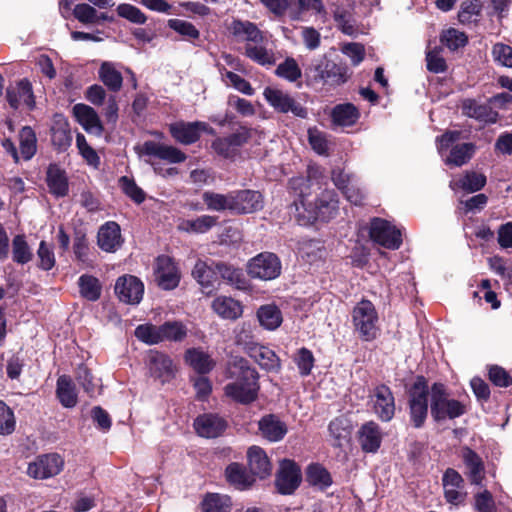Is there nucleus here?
<instances>
[{
  "label": "nucleus",
  "instance_id": "9d476101",
  "mask_svg": "<svg viewBox=\"0 0 512 512\" xmlns=\"http://www.w3.org/2000/svg\"><path fill=\"white\" fill-rule=\"evenodd\" d=\"M114 290L121 302L135 305L142 300L144 285L133 275H123L116 280Z\"/></svg>",
  "mask_w": 512,
  "mask_h": 512
},
{
  "label": "nucleus",
  "instance_id": "ea45409f",
  "mask_svg": "<svg viewBox=\"0 0 512 512\" xmlns=\"http://www.w3.org/2000/svg\"><path fill=\"white\" fill-rule=\"evenodd\" d=\"M218 217L211 215H202L196 219H187L181 221L178 228L188 233L203 234L208 232L217 223Z\"/></svg>",
  "mask_w": 512,
  "mask_h": 512
},
{
  "label": "nucleus",
  "instance_id": "9b49d317",
  "mask_svg": "<svg viewBox=\"0 0 512 512\" xmlns=\"http://www.w3.org/2000/svg\"><path fill=\"white\" fill-rule=\"evenodd\" d=\"M301 470L292 460L285 459L281 462L276 476L275 484L281 494H292L300 485Z\"/></svg>",
  "mask_w": 512,
  "mask_h": 512
},
{
  "label": "nucleus",
  "instance_id": "b1692460",
  "mask_svg": "<svg viewBox=\"0 0 512 512\" xmlns=\"http://www.w3.org/2000/svg\"><path fill=\"white\" fill-rule=\"evenodd\" d=\"M248 465L251 474L261 479L271 474L272 465L266 452L259 446H252L247 451Z\"/></svg>",
  "mask_w": 512,
  "mask_h": 512
},
{
  "label": "nucleus",
  "instance_id": "680f3d73",
  "mask_svg": "<svg viewBox=\"0 0 512 512\" xmlns=\"http://www.w3.org/2000/svg\"><path fill=\"white\" fill-rule=\"evenodd\" d=\"M16 420L13 411L5 402L0 400V434L9 435L13 433Z\"/></svg>",
  "mask_w": 512,
  "mask_h": 512
},
{
  "label": "nucleus",
  "instance_id": "6e6552de",
  "mask_svg": "<svg viewBox=\"0 0 512 512\" xmlns=\"http://www.w3.org/2000/svg\"><path fill=\"white\" fill-rule=\"evenodd\" d=\"M369 234L374 242L388 249L396 250L402 244L400 230L380 218L371 221Z\"/></svg>",
  "mask_w": 512,
  "mask_h": 512
},
{
  "label": "nucleus",
  "instance_id": "6e6d98bb",
  "mask_svg": "<svg viewBox=\"0 0 512 512\" xmlns=\"http://www.w3.org/2000/svg\"><path fill=\"white\" fill-rule=\"evenodd\" d=\"M275 73L277 76L284 78L290 82H295L302 76L301 69L297 64L296 60L292 57L286 58L282 63H280Z\"/></svg>",
  "mask_w": 512,
  "mask_h": 512
},
{
  "label": "nucleus",
  "instance_id": "5701e85b",
  "mask_svg": "<svg viewBox=\"0 0 512 512\" xmlns=\"http://www.w3.org/2000/svg\"><path fill=\"white\" fill-rule=\"evenodd\" d=\"M463 115L484 123H496L498 113L489 104L479 103L474 99H464L461 104Z\"/></svg>",
  "mask_w": 512,
  "mask_h": 512
},
{
  "label": "nucleus",
  "instance_id": "cd10ccee",
  "mask_svg": "<svg viewBox=\"0 0 512 512\" xmlns=\"http://www.w3.org/2000/svg\"><path fill=\"white\" fill-rule=\"evenodd\" d=\"M359 443L363 451L376 452L382 442V433L377 423L370 421L362 425L359 430Z\"/></svg>",
  "mask_w": 512,
  "mask_h": 512
},
{
  "label": "nucleus",
  "instance_id": "473e14b6",
  "mask_svg": "<svg viewBox=\"0 0 512 512\" xmlns=\"http://www.w3.org/2000/svg\"><path fill=\"white\" fill-rule=\"evenodd\" d=\"M306 481L320 491L326 490L333 483L331 474L321 464H310L306 469Z\"/></svg>",
  "mask_w": 512,
  "mask_h": 512
},
{
  "label": "nucleus",
  "instance_id": "393cba45",
  "mask_svg": "<svg viewBox=\"0 0 512 512\" xmlns=\"http://www.w3.org/2000/svg\"><path fill=\"white\" fill-rule=\"evenodd\" d=\"M212 310L222 319L235 321L243 314V305L228 296H218L211 304Z\"/></svg>",
  "mask_w": 512,
  "mask_h": 512
},
{
  "label": "nucleus",
  "instance_id": "c03bdc74",
  "mask_svg": "<svg viewBox=\"0 0 512 512\" xmlns=\"http://www.w3.org/2000/svg\"><path fill=\"white\" fill-rule=\"evenodd\" d=\"M203 202L210 211H225L232 213V191L227 194L206 191L202 194Z\"/></svg>",
  "mask_w": 512,
  "mask_h": 512
},
{
  "label": "nucleus",
  "instance_id": "f8f14e48",
  "mask_svg": "<svg viewBox=\"0 0 512 512\" xmlns=\"http://www.w3.org/2000/svg\"><path fill=\"white\" fill-rule=\"evenodd\" d=\"M149 373L152 377L159 379L162 383L170 381L176 373V365L165 353L151 350L147 357Z\"/></svg>",
  "mask_w": 512,
  "mask_h": 512
},
{
  "label": "nucleus",
  "instance_id": "7c9ffc66",
  "mask_svg": "<svg viewBox=\"0 0 512 512\" xmlns=\"http://www.w3.org/2000/svg\"><path fill=\"white\" fill-rule=\"evenodd\" d=\"M249 355L258 363V365L267 371H278L280 369V360L271 349L253 345L249 348Z\"/></svg>",
  "mask_w": 512,
  "mask_h": 512
},
{
  "label": "nucleus",
  "instance_id": "f704fd0d",
  "mask_svg": "<svg viewBox=\"0 0 512 512\" xmlns=\"http://www.w3.org/2000/svg\"><path fill=\"white\" fill-rule=\"evenodd\" d=\"M463 462L468 469V476L473 484H480L484 477V464L481 458L472 449L465 447L462 450Z\"/></svg>",
  "mask_w": 512,
  "mask_h": 512
},
{
  "label": "nucleus",
  "instance_id": "603ef678",
  "mask_svg": "<svg viewBox=\"0 0 512 512\" xmlns=\"http://www.w3.org/2000/svg\"><path fill=\"white\" fill-rule=\"evenodd\" d=\"M163 341L181 342L187 336V327L180 321H167L161 325Z\"/></svg>",
  "mask_w": 512,
  "mask_h": 512
},
{
  "label": "nucleus",
  "instance_id": "4be33fe9",
  "mask_svg": "<svg viewBox=\"0 0 512 512\" xmlns=\"http://www.w3.org/2000/svg\"><path fill=\"white\" fill-rule=\"evenodd\" d=\"M97 244L105 252H115L122 244L120 226L114 221L102 225L98 231Z\"/></svg>",
  "mask_w": 512,
  "mask_h": 512
},
{
  "label": "nucleus",
  "instance_id": "f257e3e1",
  "mask_svg": "<svg viewBox=\"0 0 512 512\" xmlns=\"http://www.w3.org/2000/svg\"><path fill=\"white\" fill-rule=\"evenodd\" d=\"M228 377L232 381L225 385V395L233 401L248 405L258 398L259 375L255 368L242 357H235L229 364Z\"/></svg>",
  "mask_w": 512,
  "mask_h": 512
},
{
  "label": "nucleus",
  "instance_id": "ddd939ff",
  "mask_svg": "<svg viewBox=\"0 0 512 512\" xmlns=\"http://www.w3.org/2000/svg\"><path fill=\"white\" fill-rule=\"evenodd\" d=\"M63 464L64 462L58 454L42 455L35 462L29 464L27 473L36 479H46L59 474Z\"/></svg>",
  "mask_w": 512,
  "mask_h": 512
},
{
  "label": "nucleus",
  "instance_id": "72a5a7b5",
  "mask_svg": "<svg viewBox=\"0 0 512 512\" xmlns=\"http://www.w3.org/2000/svg\"><path fill=\"white\" fill-rule=\"evenodd\" d=\"M225 474L228 482L239 490L251 487L255 481L253 475L248 473L245 467L238 463L228 465Z\"/></svg>",
  "mask_w": 512,
  "mask_h": 512
},
{
  "label": "nucleus",
  "instance_id": "6ab92c4d",
  "mask_svg": "<svg viewBox=\"0 0 512 512\" xmlns=\"http://www.w3.org/2000/svg\"><path fill=\"white\" fill-rule=\"evenodd\" d=\"M226 421L216 414H204L194 421V427L199 436L216 438L226 429Z\"/></svg>",
  "mask_w": 512,
  "mask_h": 512
},
{
  "label": "nucleus",
  "instance_id": "8fccbe9b",
  "mask_svg": "<svg viewBox=\"0 0 512 512\" xmlns=\"http://www.w3.org/2000/svg\"><path fill=\"white\" fill-rule=\"evenodd\" d=\"M76 381L90 397H94L99 391V380L96 379L91 371L83 364L77 367Z\"/></svg>",
  "mask_w": 512,
  "mask_h": 512
},
{
  "label": "nucleus",
  "instance_id": "c85d7f7f",
  "mask_svg": "<svg viewBox=\"0 0 512 512\" xmlns=\"http://www.w3.org/2000/svg\"><path fill=\"white\" fill-rule=\"evenodd\" d=\"M46 182L51 194L64 197L68 194L69 185L66 173L56 164H50L46 173Z\"/></svg>",
  "mask_w": 512,
  "mask_h": 512
},
{
  "label": "nucleus",
  "instance_id": "412c9836",
  "mask_svg": "<svg viewBox=\"0 0 512 512\" xmlns=\"http://www.w3.org/2000/svg\"><path fill=\"white\" fill-rule=\"evenodd\" d=\"M142 151L145 155L154 156L169 163H181L186 160L185 153L180 149L154 141L145 142Z\"/></svg>",
  "mask_w": 512,
  "mask_h": 512
},
{
  "label": "nucleus",
  "instance_id": "2eb2a0df",
  "mask_svg": "<svg viewBox=\"0 0 512 512\" xmlns=\"http://www.w3.org/2000/svg\"><path fill=\"white\" fill-rule=\"evenodd\" d=\"M372 401L374 412L379 419L388 422L394 417L395 398L388 386H377L373 391Z\"/></svg>",
  "mask_w": 512,
  "mask_h": 512
},
{
  "label": "nucleus",
  "instance_id": "e433bc0d",
  "mask_svg": "<svg viewBox=\"0 0 512 512\" xmlns=\"http://www.w3.org/2000/svg\"><path fill=\"white\" fill-rule=\"evenodd\" d=\"M192 275L202 288L208 289V292H210L214 288L217 275L215 263L213 262L212 265H209L205 261L198 260L192 270Z\"/></svg>",
  "mask_w": 512,
  "mask_h": 512
},
{
  "label": "nucleus",
  "instance_id": "4d7b16f0",
  "mask_svg": "<svg viewBox=\"0 0 512 512\" xmlns=\"http://www.w3.org/2000/svg\"><path fill=\"white\" fill-rule=\"evenodd\" d=\"M119 184L124 194L133 200L136 204H141L144 202L146 194L133 179L127 176H122L119 179Z\"/></svg>",
  "mask_w": 512,
  "mask_h": 512
},
{
  "label": "nucleus",
  "instance_id": "f03ea898",
  "mask_svg": "<svg viewBox=\"0 0 512 512\" xmlns=\"http://www.w3.org/2000/svg\"><path fill=\"white\" fill-rule=\"evenodd\" d=\"M431 416L437 422L455 419L466 412L465 405L456 399L449 398L446 387L442 383H434L431 387Z\"/></svg>",
  "mask_w": 512,
  "mask_h": 512
},
{
  "label": "nucleus",
  "instance_id": "4c0bfd02",
  "mask_svg": "<svg viewBox=\"0 0 512 512\" xmlns=\"http://www.w3.org/2000/svg\"><path fill=\"white\" fill-rule=\"evenodd\" d=\"M185 359L186 362L199 374H206L215 366V362L207 353L196 348L187 350Z\"/></svg>",
  "mask_w": 512,
  "mask_h": 512
},
{
  "label": "nucleus",
  "instance_id": "de8ad7c7",
  "mask_svg": "<svg viewBox=\"0 0 512 512\" xmlns=\"http://www.w3.org/2000/svg\"><path fill=\"white\" fill-rule=\"evenodd\" d=\"M79 289L82 297L89 301H97L101 296V284L99 280L91 275H82L79 280Z\"/></svg>",
  "mask_w": 512,
  "mask_h": 512
},
{
  "label": "nucleus",
  "instance_id": "39448f33",
  "mask_svg": "<svg viewBox=\"0 0 512 512\" xmlns=\"http://www.w3.org/2000/svg\"><path fill=\"white\" fill-rule=\"evenodd\" d=\"M428 384L424 377H418L409 390L410 420L415 428L424 425L428 414Z\"/></svg>",
  "mask_w": 512,
  "mask_h": 512
},
{
  "label": "nucleus",
  "instance_id": "69168bd1",
  "mask_svg": "<svg viewBox=\"0 0 512 512\" xmlns=\"http://www.w3.org/2000/svg\"><path fill=\"white\" fill-rule=\"evenodd\" d=\"M116 11L120 17L125 18L135 24H144L147 20L144 13L139 8L131 4H120L118 5Z\"/></svg>",
  "mask_w": 512,
  "mask_h": 512
},
{
  "label": "nucleus",
  "instance_id": "423d86ee",
  "mask_svg": "<svg viewBox=\"0 0 512 512\" xmlns=\"http://www.w3.org/2000/svg\"><path fill=\"white\" fill-rule=\"evenodd\" d=\"M263 96L269 105L279 113L291 112L294 116L303 119L308 116L307 109L282 90L266 87Z\"/></svg>",
  "mask_w": 512,
  "mask_h": 512
},
{
  "label": "nucleus",
  "instance_id": "e2e57ef3",
  "mask_svg": "<svg viewBox=\"0 0 512 512\" xmlns=\"http://www.w3.org/2000/svg\"><path fill=\"white\" fill-rule=\"evenodd\" d=\"M493 60L501 66L512 68V47L504 43H496L492 47Z\"/></svg>",
  "mask_w": 512,
  "mask_h": 512
},
{
  "label": "nucleus",
  "instance_id": "0e129e2a",
  "mask_svg": "<svg viewBox=\"0 0 512 512\" xmlns=\"http://www.w3.org/2000/svg\"><path fill=\"white\" fill-rule=\"evenodd\" d=\"M441 42L450 50H457L467 44L468 38L465 33L451 28L443 33L441 36Z\"/></svg>",
  "mask_w": 512,
  "mask_h": 512
},
{
  "label": "nucleus",
  "instance_id": "a211bd4d",
  "mask_svg": "<svg viewBox=\"0 0 512 512\" xmlns=\"http://www.w3.org/2000/svg\"><path fill=\"white\" fill-rule=\"evenodd\" d=\"M261 436L269 442L281 441L288 432L285 422L274 414L263 416L258 422Z\"/></svg>",
  "mask_w": 512,
  "mask_h": 512
},
{
  "label": "nucleus",
  "instance_id": "a878e982",
  "mask_svg": "<svg viewBox=\"0 0 512 512\" xmlns=\"http://www.w3.org/2000/svg\"><path fill=\"white\" fill-rule=\"evenodd\" d=\"M230 30L235 37L250 44H262L265 41L263 32L250 21L235 19L231 23Z\"/></svg>",
  "mask_w": 512,
  "mask_h": 512
},
{
  "label": "nucleus",
  "instance_id": "774afa93",
  "mask_svg": "<svg viewBox=\"0 0 512 512\" xmlns=\"http://www.w3.org/2000/svg\"><path fill=\"white\" fill-rule=\"evenodd\" d=\"M314 361L313 353L309 349L303 347L298 350L295 362L302 376H308L311 373Z\"/></svg>",
  "mask_w": 512,
  "mask_h": 512
},
{
  "label": "nucleus",
  "instance_id": "bb28decb",
  "mask_svg": "<svg viewBox=\"0 0 512 512\" xmlns=\"http://www.w3.org/2000/svg\"><path fill=\"white\" fill-rule=\"evenodd\" d=\"M51 141L53 146L61 152L66 151L72 142V135L67 119L62 115H55L51 127Z\"/></svg>",
  "mask_w": 512,
  "mask_h": 512
},
{
  "label": "nucleus",
  "instance_id": "4468645a",
  "mask_svg": "<svg viewBox=\"0 0 512 512\" xmlns=\"http://www.w3.org/2000/svg\"><path fill=\"white\" fill-rule=\"evenodd\" d=\"M207 129L205 122H185L176 121L169 125V132L172 137L179 143L190 145L197 142L201 136V132Z\"/></svg>",
  "mask_w": 512,
  "mask_h": 512
},
{
  "label": "nucleus",
  "instance_id": "2f4dec72",
  "mask_svg": "<svg viewBox=\"0 0 512 512\" xmlns=\"http://www.w3.org/2000/svg\"><path fill=\"white\" fill-rule=\"evenodd\" d=\"M289 186L294 191V193L300 197V203H297L295 201L293 203V205L291 206V208L295 209V216L297 217L298 221L301 222L302 214L300 212V207H302L304 210H306L304 198L310 194L311 172L309 171L308 177H304V176L293 177L289 181Z\"/></svg>",
  "mask_w": 512,
  "mask_h": 512
},
{
  "label": "nucleus",
  "instance_id": "338daca9",
  "mask_svg": "<svg viewBox=\"0 0 512 512\" xmlns=\"http://www.w3.org/2000/svg\"><path fill=\"white\" fill-rule=\"evenodd\" d=\"M168 27L190 39H197L200 36L199 30L192 23L185 20L170 19L168 20Z\"/></svg>",
  "mask_w": 512,
  "mask_h": 512
},
{
  "label": "nucleus",
  "instance_id": "20e7f679",
  "mask_svg": "<svg viewBox=\"0 0 512 512\" xmlns=\"http://www.w3.org/2000/svg\"><path fill=\"white\" fill-rule=\"evenodd\" d=\"M315 83L341 85L348 79V69L345 65L335 63L323 56L316 59L307 69Z\"/></svg>",
  "mask_w": 512,
  "mask_h": 512
},
{
  "label": "nucleus",
  "instance_id": "c9c22d12",
  "mask_svg": "<svg viewBox=\"0 0 512 512\" xmlns=\"http://www.w3.org/2000/svg\"><path fill=\"white\" fill-rule=\"evenodd\" d=\"M331 117L334 124L349 127L358 121L360 113L353 104L345 103L336 105L332 110Z\"/></svg>",
  "mask_w": 512,
  "mask_h": 512
},
{
  "label": "nucleus",
  "instance_id": "0eeeda50",
  "mask_svg": "<svg viewBox=\"0 0 512 512\" xmlns=\"http://www.w3.org/2000/svg\"><path fill=\"white\" fill-rule=\"evenodd\" d=\"M280 273L281 263L274 253H260L248 263V274L252 278L272 280L277 278Z\"/></svg>",
  "mask_w": 512,
  "mask_h": 512
},
{
  "label": "nucleus",
  "instance_id": "bf43d9fd",
  "mask_svg": "<svg viewBox=\"0 0 512 512\" xmlns=\"http://www.w3.org/2000/svg\"><path fill=\"white\" fill-rule=\"evenodd\" d=\"M459 186L468 192L481 190L486 184V177L474 171L467 172L458 182Z\"/></svg>",
  "mask_w": 512,
  "mask_h": 512
},
{
  "label": "nucleus",
  "instance_id": "aec40b11",
  "mask_svg": "<svg viewBox=\"0 0 512 512\" xmlns=\"http://www.w3.org/2000/svg\"><path fill=\"white\" fill-rule=\"evenodd\" d=\"M73 113L78 123L90 134L100 136L103 133V126L97 112L86 104H76Z\"/></svg>",
  "mask_w": 512,
  "mask_h": 512
},
{
  "label": "nucleus",
  "instance_id": "c756f323",
  "mask_svg": "<svg viewBox=\"0 0 512 512\" xmlns=\"http://www.w3.org/2000/svg\"><path fill=\"white\" fill-rule=\"evenodd\" d=\"M216 274L226 281L227 284L234 286L239 290H245L248 287L247 279L240 268H236L225 262L215 263Z\"/></svg>",
  "mask_w": 512,
  "mask_h": 512
},
{
  "label": "nucleus",
  "instance_id": "37998d69",
  "mask_svg": "<svg viewBox=\"0 0 512 512\" xmlns=\"http://www.w3.org/2000/svg\"><path fill=\"white\" fill-rule=\"evenodd\" d=\"M245 56L255 63L262 66H271L275 64L274 53L271 49H267L264 43L245 45Z\"/></svg>",
  "mask_w": 512,
  "mask_h": 512
},
{
  "label": "nucleus",
  "instance_id": "5fc2aeb1",
  "mask_svg": "<svg viewBox=\"0 0 512 512\" xmlns=\"http://www.w3.org/2000/svg\"><path fill=\"white\" fill-rule=\"evenodd\" d=\"M161 325L156 326L153 324H142L135 329V336L138 340L149 344H158L163 341L161 335Z\"/></svg>",
  "mask_w": 512,
  "mask_h": 512
},
{
  "label": "nucleus",
  "instance_id": "79ce46f5",
  "mask_svg": "<svg viewBox=\"0 0 512 512\" xmlns=\"http://www.w3.org/2000/svg\"><path fill=\"white\" fill-rule=\"evenodd\" d=\"M476 151V146L473 143H461L454 145L450 154L445 160L449 166L460 167L469 162Z\"/></svg>",
  "mask_w": 512,
  "mask_h": 512
},
{
  "label": "nucleus",
  "instance_id": "49530a36",
  "mask_svg": "<svg viewBox=\"0 0 512 512\" xmlns=\"http://www.w3.org/2000/svg\"><path fill=\"white\" fill-rule=\"evenodd\" d=\"M33 250L24 235H16L12 240V260L20 265L27 264L33 259Z\"/></svg>",
  "mask_w": 512,
  "mask_h": 512
},
{
  "label": "nucleus",
  "instance_id": "a19ab883",
  "mask_svg": "<svg viewBox=\"0 0 512 512\" xmlns=\"http://www.w3.org/2000/svg\"><path fill=\"white\" fill-rule=\"evenodd\" d=\"M57 397L66 408H72L77 404L75 386L69 376L62 375L57 380Z\"/></svg>",
  "mask_w": 512,
  "mask_h": 512
},
{
  "label": "nucleus",
  "instance_id": "09e8293b",
  "mask_svg": "<svg viewBox=\"0 0 512 512\" xmlns=\"http://www.w3.org/2000/svg\"><path fill=\"white\" fill-rule=\"evenodd\" d=\"M482 10V3L480 0H467L462 2L458 19L462 24L471 25L476 24Z\"/></svg>",
  "mask_w": 512,
  "mask_h": 512
},
{
  "label": "nucleus",
  "instance_id": "1a4fd4ad",
  "mask_svg": "<svg viewBox=\"0 0 512 512\" xmlns=\"http://www.w3.org/2000/svg\"><path fill=\"white\" fill-rule=\"evenodd\" d=\"M232 213L250 214L264 207L263 196L259 191L244 189L232 191Z\"/></svg>",
  "mask_w": 512,
  "mask_h": 512
},
{
  "label": "nucleus",
  "instance_id": "864d4df0",
  "mask_svg": "<svg viewBox=\"0 0 512 512\" xmlns=\"http://www.w3.org/2000/svg\"><path fill=\"white\" fill-rule=\"evenodd\" d=\"M230 506V498L217 493L207 494L202 502L203 512H229Z\"/></svg>",
  "mask_w": 512,
  "mask_h": 512
},
{
  "label": "nucleus",
  "instance_id": "dca6fc26",
  "mask_svg": "<svg viewBox=\"0 0 512 512\" xmlns=\"http://www.w3.org/2000/svg\"><path fill=\"white\" fill-rule=\"evenodd\" d=\"M155 280L164 290H171L178 286L180 277L170 257L162 255L157 258Z\"/></svg>",
  "mask_w": 512,
  "mask_h": 512
},
{
  "label": "nucleus",
  "instance_id": "f3484780",
  "mask_svg": "<svg viewBox=\"0 0 512 512\" xmlns=\"http://www.w3.org/2000/svg\"><path fill=\"white\" fill-rule=\"evenodd\" d=\"M338 199L334 191H325L322 195L317 199L315 203L316 211L309 212V216L301 217L303 221L302 224H306V222H310L312 219L317 217L322 218L323 220H329L338 211Z\"/></svg>",
  "mask_w": 512,
  "mask_h": 512
},
{
  "label": "nucleus",
  "instance_id": "7ed1b4c3",
  "mask_svg": "<svg viewBox=\"0 0 512 512\" xmlns=\"http://www.w3.org/2000/svg\"><path fill=\"white\" fill-rule=\"evenodd\" d=\"M352 321L355 331L364 341H372L378 334V313L373 303L362 300L354 307Z\"/></svg>",
  "mask_w": 512,
  "mask_h": 512
},
{
  "label": "nucleus",
  "instance_id": "a18cd8bd",
  "mask_svg": "<svg viewBox=\"0 0 512 512\" xmlns=\"http://www.w3.org/2000/svg\"><path fill=\"white\" fill-rule=\"evenodd\" d=\"M103 84L112 92H118L123 83L121 73L110 62H103L98 71Z\"/></svg>",
  "mask_w": 512,
  "mask_h": 512
},
{
  "label": "nucleus",
  "instance_id": "052dcab7",
  "mask_svg": "<svg viewBox=\"0 0 512 512\" xmlns=\"http://www.w3.org/2000/svg\"><path fill=\"white\" fill-rule=\"evenodd\" d=\"M38 267L44 271L51 270L55 265V255L51 245L41 241L37 250Z\"/></svg>",
  "mask_w": 512,
  "mask_h": 512
},
{
  "label": "nucleus",
  "instance_id": "13d9d810",
  "mask_svg": "<svg viewBox=\"0 0 512 512\" xmlns=\"http://www.w3.org/2000/svg\"><path fill=\"white\" fill-rule=\"evenodd\" d=\"M73 15L82 24H98V11L87 3L77 4L73 9Z\"/></svg>",
  "mask_w": 512,
  "mask_h": 512
},
{
  "label": "nucleus",
  "instance_id": "58836bf2",
  "mask_svg": "<svg viewBox=\"0 0 512 512\" xmlns=\"http://www.w3.org/2000/svg\"><path fill=\"white\" fill-rule=\"evenodd\" d=\"M257 318L260 325L267 330H275L282 323V313L273 304L262 305L257 310Z\"/></svg>",
  "mask_w": 512,
  "mask_h": 512
},
{
  "label": "nucleus",
  "instance_id": "3c124183",
  "mask_svg": "<svg viewBox=\"0 0 512 512\" xmlns=\"http://www.w3.org/2000/svg\"><path fill=\"white\" fill-rule=\"evenodd\" d=\"M20 152L25 160H30L37 150V139L35 132L29 126H25L19 133Z\"/></svg>",
  "mask_w": 512,
  "mask_h": 512
}]
</instances>
